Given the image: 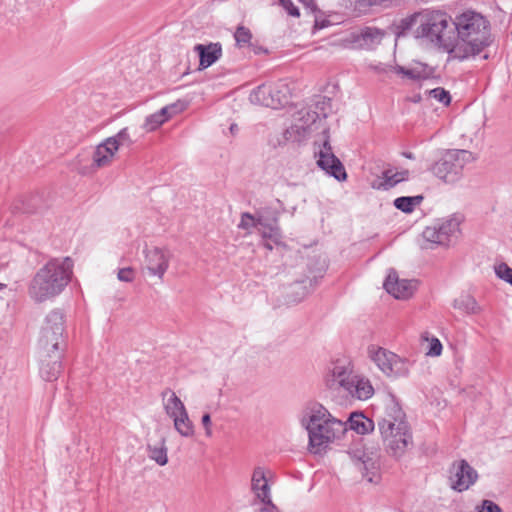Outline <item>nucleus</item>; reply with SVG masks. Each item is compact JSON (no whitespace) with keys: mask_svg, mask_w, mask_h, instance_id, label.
<instances>
[{"mask_svg":"<svg viewBox=\"0 0 512 512\" xmlns=\"http://www.w3.org/2000/svg\"><path fill=\"white\" fill-rule=\"evenodd\" d=\"M299 423L308 434V448H327L340 445L347 432V425L334 417L318 402L307 403L300 411Z\"/></svg>","mask_w":512,"mask_h":512,"instance_id":"1","label":"nucleus"},{"mask_svg":"<svg viewBox=\"0 0 512 512\" xmlns=\"http://www.w3.org/2000/svg\"><path fill=\"white\" fill-rule=\"evenodd\" d=\"M453 25L452 59L462 61L474 57L492 43L489 22L480 13L464 11L453 19Z\"/></svg>","mask_w":512,"mask_h":512,"instance_id":"2","label":"nucleus"},{"mask_svg":"<svg viewBox=\"0 0 512 512\" xmlns=\"http://www.w3.org/2000/svg\"><path fill=\"white\" fill-rule=\"evenodd\" d=\"M73 273V261L69 257L53 258L41 267L30 281V298L43 303L58 296L68 285Z\"/></svg>","mask_w":512,"mask_h":512,"instance_id":"3","label":"nucleus"},{"mask_svg":"<svg viewBox=\"0 0 512 512\" xmlns=\"http://www.w3.org/2000/svg\"><path fill=\"white\" fill-rule=\"evenodd\" d=\"M418 23L417 34L435 46L442 48L452 59L455 25L450 15L442 11L425 10L412 16Z\"/></svg>","mask_w":512,"mask_h":512,"instance_id":"4","label":"nucleus"},{"mask_svg":"<svg viewBox=\"0 0 512 512\" xmlns=\"http://www.w3.org/2000/svg\"><path fill=\"white\" fill-rule=\"evenodd\" d=\"M378 428L387 448H405L412 443L404 412L393 400L387 404L385 416L378 420Z\"/></svg>","mask_w":512,"mask_h":512,"instance_id":"5","label":"nucleus"},{"mask_svg":"<svg viewBox=\"0 0 512 512\" xmlns=\"http://www.w3.org/2000/svg\"><path fill=\"white\" fill-rule=\"evenodd\" d=\"M470 151L449 149L441 152L437 160L429 167L431 173L446 184H455L461 180L463 169L474 161Z\"/></svg>","mask_w":512,"mask_h":512,"instance_id":"6","label":"nucleus"},{"mask_svg":"<svg viewBox=\"0 0 512 512\" xmlns=\"http://www.w3.org/2000/svg\"><path fill=\"white\" fill-rule=\"evenodd\" d=\"M289 87L284 81L263 84L254 89L249 96L251 103L278 109L289 101Z\"/></svg>","mask_w":512,"mask_h":512,"instance_id":"7","label":"nucleus"},{"mask_svg":"<svg viewBox=\"0 0 512 512\" xmlns=\"http://www.w3.org/2000/svg\"><path fill=\"white\" fill-rule=\"evenodd\" d=\"M369 355L377 367L389 377H405L409 374V362L385 348L372 346L369 348Z\"/></svg>","mask_w":512,"mask_h":512,"instance_id":"8","label":"nucleus"},{"mask_svg":"<svg viewBox=\"0 0 512 512\" xmlns=\"http://www.w3.org/2000/svg\"><path fill=\"white\" fill-rule=\"evenodd\" d=\"M326 118V114L322 117L311 109H301L294 117L293 124L286 129L284 137L286 140L300 142L305 139L309 133L317 130L322 121Z\"/></svg>","mask_w":512,"mask_h":512,"instance_id":"9","label":"nucleus"},{"mask_svg":"<svg viewBox=\"0 0 512 512\" xmlns=\"http://www.w3.org/2000/svg\"><path fill=\"white\" fill-rule=\"evenodd\" d=\"M478 479L477 471L464 459L453 462L450 468V487L463 492L468 490Z\"/></svg>","mask_w":512,"mask_h":512,"instance_id":"10","label":"nucleus"},{"mask_svg":"<svg viewBox=\"0 0 512 512\" xmlns=\"http://www.w3.org/2000/svg\"><path fill=\"white\" fill-rule=\"evenodd\" d=\"M316 155L318 157L317 165L327 174L333 176L338 181H343L347 178L345 168L334 155L328 137L324 140Z\"/></svg>","mask_w":512,"mask_h":512,"instance_id":"11","label":"nucleus"},{"mask_svg":"<svg viewBox=\"0 0 512 512\" xmlns=\"http://www.w3.org/2000/svg\"><path fill=\"white\" fill-rule=\"evenodd\" d=\"M383 36L382 30L366 27L359 32L350 33L344 40V46L351 49H372L380 44Z\"/></svg>","mask_w":512,"mask_h":512,"instance_id":"12","label":"nucleus"},{"mask_svg":"<svg viewBox=\"0 0 512 512\" xmlns=\"http://www.w3.org/2000/svg\"><path fill=\"white\" fill-rule=\"evenodd\" d=\"M349 455L362 472L363 477L367 478L369 482L376 481L379 460L374 450H351Z\"/></svg>","mask_w":512,"mask_h":512,"instance_id":"13","label":"nucleus"},{"mask_svg":"<svg viewBox=\"0 0 512 512\" xmlns=\"http://www.w3.org/2000/svg\"><path fill=\"white\" fill-rule=\"evenodd\" d=\"M171 253L168 249L152 247L145 251V261L147 270L151 275L157 276L160 280L163 279L166 273Z\"/></svg>","mask_w":512,"mask_h":512,"instance_id":"14","label":"nucleus"},{"mask_svg":"<svg viewBox=\"0 0 512 512\" xmlns=\"http://www.w3.org/2000/svg\"><path fill=\"white\" fill-rule=\"evenodd\" d=\"M385 290L396 299H407L414 291L413 281L399 279L395 270L391 269L384 282Z\"/></svg>","mask_w":512,"mask_h":512,"instance_id":"15","label":"nucleus"},{"mask_svg":"<svg viewBox=\"0 0 512 512\" xmlns=\"http://www.w3.org/2000/svg\"><path fill=\"white\" fill-rule=\"evenodd\" d=\"M115 141L105 139L100 143L93 152V162L91 168L93 170L106 167L111 164L117 148L114 146Z\"/></svg>","mask_w":512,"mask_h":512,"instance_id":"16","label":"nucleus"},{"mask_svg":"<svg viewBox=\"0 0 512 512\" xmlns=\"http://www.w3.org/2000/svg\"><path fill=\"white\" fill-rule=\"evenodd\" d=\"M194 51L199 55L200 70L210 67L222 56V46L218 42L209 43L208 45L197 44L194 47Z\"/></svg>","mask_w":512,"mask_h":512,"instance_id":"17","label":"nucleus"},{"mask_svg":"<svg viewBox=\"0 0 512 512\" xmlns=\"http://www.w3.org/2000/svg\"><path fill=\"white\" fill-rule=\"evenodd\" d=\"M251 488L255 497L261 502L271 501L270 487L264 468L257 467L252 475Z\"/></svg>","mask_w":512,"mask_h":512,"instance_id":"18","label":"nucleus"},{"mask_svg":"<svg viewBox=\"0 0 512 512\" xmlns=\"http://www.w3.org/2000/svg\"><path fill=\"white\" fill-rule=\"evenodd\" d=\"M345 391L358 400H367L374 394L370 380L357 374L351 379Z\"/></svg>","mask_w":512,"mask_h":512,"instance_id":"19","label":"nucleus"},{"mask_svg":"<svg viewBox=\"0 0 512 512\" xmlns=\"http://www.w3.org/2000/svg\"><path fill=\"white\" fill-rule=\"evenodd\" d=\"M61 353H50V357L41 354L40 375L46 381H53L58 378L61 372Z\"/></svg>","mask_w":512,"mask_h":512,"instance_id":"20","label":"nucleus"},{"mask_svg":"<svg viewBox=\"0 0 512 512\" xmlns=\"http://www.w3.org/2000/svg\"><path fill=\"white\" fill-rule=\"evenodd\" d=\"M61 344H63V335L52 334V330L42 328L39 345L41 354L44 353V357H50V353H61Z\"/></svg>","mask_w":512,"mask_h":512,"instance_id":"21","label":"nucleus"},{"mask_svg":"<svg viewBox=\"0 0 512 512\" xmlns=\"http://www.w3.org/2000/svg\"><path fill=\"white\" fill-rule=\"evenodd\" d=\"M408 171L394 172L392 169L383 171L382 176L375 179L371 186L377 190H389L395 185L407 179Z\"/></svg>","mask_w":512,"mask_h":512,"instance_id":"22","label":"nucleus"},{"mask_svg":"<svg viewBox=\"0 0 512 512\" xmlns=\"http://www.w3.org/2000/svg\"><path fill=\"white\" fill-rule=\"evenodd\" d=\"M161 397L164 410L170 418L181 415V413L183 414V412L186 410L183 402L173 390L169 388L165 389L162 392Z\"/></svg>","mask_w":512,"mask_h":512,"instance_id":"23","label":"nucleus"},{"mask_svg":"<svg viewBox=\"0 0 512 512\" xmlns=\"http://www.w3.org/2000/svg\"><path fill=\"white\" fill-rule=\"evenodd\" d=\"M347 430H353L357 434L365 435L373 431L374 422L361 412H353L345 422Z\"/></svg>","mask_w":512,"mask_h":512,"instance_id":"24","label":"nucleus"},{"mask_svg":"<svg viewBox=\"0 0 512 512\" xmlns=\"http://www.w3.org/2000/svg\"><path fill=\"white\" fill-rule=\"evenodd\" d=\"M176 113V105L172 104L161 108L158 112L149 115L144 123L146 131H154Z\"/></svg>","mask_w":512,"mask_h":512,"instance_id":"25","label":"nucleus"},{"mask_svg":"<svg viewBox=\"0 0 512 512\" xmlns=\"http://www.w3.org/2000/svg\"><path fill=\"white\" fill-rule=\"evenodd\" d=\"M453 307L467 315H476L482 312V307L470 294H461L453 301Z\"/></svg>","mask_w":512,"mask_h":512,"instance_id":"26","label":"nucleus"},{"mask_svg":"<svg viewBox=\"0 0 512 512\" xmlns=\"http://www.w3.org/2000/svg\"><path fill=\"white\" fill-rule=\"evenodd\" d=\"M460 223L461 218L454 215L443 220L441 223L436 224L440 230L442 239L445 240L446 244H448L451 241V238L456 237L460 232Z\"/></svg>","mask_w":512,"mask_h":512,"instance_id":"27","label":"nucleus"},{"mask_svg":"<svg viewBox=\"0 0 512 512\" xmlns=\"http://www.w3.org/2000/svg\"><path fill=\"white\" fill-rule=\"evenodd\" d=\"M332 381L341 386L344 390L349 385L351 379L355 376L349 364L337 363L330 370Z\"/></svg>","mask_w":512,"mask_h":512,"instance_id":"28","label":"nucleus"},{"mask_svg":"<svg viewBox=\"0 0 512 512\" xmlns=\"http://www.w3.org/2000/svg\"><path fill=\"white\" fill-rule=\"evenodd\" d=\"M42 328L52 330V334L63 335L64 332V314L61 310H52L45 319Z\"/></svg>","mask_w":512,"mask_h":512,"instance_id":"29","label":"nucleus"},{"mask_svg":"<svg viewBox=\"0 0 512 512\" xmlns=\"http://www.w3.org/2000/svg\"><path fill=\"white\" fill-rule=\"evenodd\" d=\"M422 195H416L412 197H398L394 200V206L405 213H411L414 208L421 204L423 201Z\"/></svg>","mask_w":512,"mask_h":512,"instance_id":"30","label":"nucleus"},{"mask_svg":"<svg viewBox=\"0 0 512 512\" xmlns=\"http://www.w3.org/2000/svg\"><path fill=\"white\" fill-rule=\"evenodd\" d=\"M173 422L176 430L183 436H190L193 433V425L189 419L187 410L181 413V415H177L173 417Z\"/></svg>","mask_w":512,"mask_h":512,"instance_id":"31","label":"nucleus"},{"mask_svg":"<svg viewBox=\"0 0 512 512\" xmlns=\"http://www.w3.org/2000/svg\"><path fill=\"white\" fill-rule=\"evenodd\" d=\"M258 231L263 239L271 240L275 245H279L281 243L282 235L276 224L268 225L263 222V226L259 227Z\"/></svg>","mask_w":512,"mask_h":512,"instance_id":"32","label":"nucleus"},{"mask_svg":"<svg viewBox=\"0 0 512 512\" xmlns=\"http://www.w3.org/2000/svg\"><path fill=\"white\" fill-rule=\"evenodd\" d=\"M394 69L397 74H400V75L407 77L409 79H412V80H418L421 78H425L427 76V74L425 72L426 68L422 67V66L414 67V68H405L402 66H396Z\"/></svg>","mask_w":512,"mask_h":512,"instance_id":"33","label":"nucleus"},{"mask_svg":"<svg viewBox=\"0 0 512 512\" xmlns=\"http://www.w3.org/2000/svg\"><path fill=\"white\" fill-rule=\"evenodd\" d=\"M422 236L426 242L437 245H447L445 240L442 239V235L440 234V230L436 224L426 227Z\"/></svg>","mask_w":512,"mask_h":512,"instance_id":"34","label":"nucleus"},{"mask_svg":"<svg viewBox=\"0 0 512 512\" xmlns=\"http://www.w3.org/2000/svg\"><path fill=\"white\" fill-rule=\"evenodd\" d=\"M263 226V221L260 218H255L248 212H245L241 215L240 223L238 224V228L243 230H250L251 228H259Z\"/></svg>","mask_w":512,"mask_h":512,"instance_id":"35","label":"nucleus"},{"mask_svg":"<svg viewBox=\"0 0 512 512\" xmlns=\"http://www.w3.org/2000/svg\"><path fill=\"white\" fill-rule=\"evenodd\" d=\"M309 294V290L304 282H296L291 287V302H299Z\"/></svg>","mask_w":512,"mask_h":512,"instance_id":"36","label":"nucleus"},{"mask_svg":"<svg viewBox=\"0 0 512 512\" xmlns=\"http://www.w3.org/2000/svg\"><path fill=\"white\" fill-rule=\"evenodd\" d=\"M422 338L426 341H429V349L426 352V355L431 357H438L441 355L443 347L440 340L436 337L429 338L428 333L422 335Z\"/></svg>","mask_w":512,"mask_h":512,"instance_id":"37","label":"nucleus"},{"mask_svg":"<svg viewBox=\"0 0 512 512\" xmlns=\"http://www.w3.org/2000/svg\"><path fill=\"white\" fill-rule=\"evenodd\" d=\"M108 140L115 141L114 146H116L117 150L120 146L130 145L132 143L128 128L121 129L116 135L112 137H108Z\"/></svg>","mask_w":512,"mask_h":512,"instance_id":"38","label":"nucleus"},{"mask_svg":"<svg viewBox=\"0 0 512 512\" xmlns=\"http://www.w3.org/2000/svg\"><path fill=\"white\" fill-rule=\"evenodd\" d=\"M234 38L237 45L244 46L250 42L252 34L248 28L244 26H238L235 31Z\"/></svg>","mask_w":512,"mask_h":512,"instance_id":"39","label":"nucleus"},{"mask_svg":"<svg viewBox=\"0 0 512 512\" xmlns=\"http://www.w3.org/2000/svg\"><path fill=\"white\" fill-rule=\"evenodd\" d=\"M428 94L430 97L436 99L437 101L444 105H449L451 102L449 92L442 87H437L435 89L429 90Z\"/></svg>","mask_w":512,"mask_h":512,"instance_id":"40","label":"nucleus"},{"mask_svg":"<svg viewBox=\"0 0 512 512\" xmlns=\"http://www.w3.org/2000/svg\"><path fill=\"white\" fill-rule=\"evenodd\" d=\"M495 273L497 277L512 286V268H510L506 263H501L495 266Z\"/></svg>","mask_w":512,"mask_h":512,"instance_id":"41","label":"nucleus"},{"mask_svg":"<svg viewBox=\"0 0 512 512\" xmlns=\"http://www.w3.org/2000/svg\"><path fill=\"white\" fill-rule=\"evenodd\" d=\"M136 276V272L132 267L121 268L117 272V279L121 282L130 283L133 282Z\"/></svg>","mask_w":512,"mask_h":512,"instance_id":"42","label":"nucleus"},{"mask_svg":"<svg viewBox=\"0 0 512 512\" xmlns=\"http://www.w3.org/2000/svg\"><path fill=\"white\" fill-rule=\"evenodd\" d=\"M148 457L160 466H164L168 462L166 450H148Z\"/></svg>","mask_w":512,"mask_h":512,"instance_id":"43","label":"nucleus"},{"mask_svg":"<svg viewBox=\"0 0 512 512\" xmlns=\"http://www.w3.org/2000/svg\"><path fill=\"white\" fill-rule=\"evenodd\" d=\"M477 512H502V509L491 500H483Z\"/></svg>","mask_w":512,"mask_h":512,"instance_id":"44","label":"nucleus"},{"mask_svg":"<svg viewBox=\"0 0 512 512\" xmlns=\"http://www.w3.org/2000/svg\"><path fill=\"white\" fill-rule=\"evenodd\" d=\"M279 4L287 11L290 16L299 17V9L293 4L291 0H278Z\"/></svg>","mask_w":512,"mask_h":512,"instance_id":"45","label":"nucleus"},{"mask_svg":"<svg viewBox=\"0 0 512 512\" xmlns=\"http://www.w3.org/2000/svg\"><path fill=\"white\" fill-rule=\"evenodd\" d=\"M263 506L259 509V512H280L278 507L273 504L272 500L263 502Z\"/></svg>","mask_w":512,"mask_h":512,"instance_id":"46","label":"nucleus"},{"mask_svg":"<svg viewBox=\"0 0 512 512\" xmlns=\"http://www.w3.org/2000/svg\"><path fill=\"white\" fill-rule=\"evenodd\" d=\"M202 424L205 427L207 434H209L210 433L209 426L211 424V418H210L209 414H204L202 416Z\"/></svg>","mask_w":512,"mask_h":512,"instance_id":"47","label":"nucleus"},{"mask_svg":"<svg viewBox=\"0 0 512 512\" xmlns=\"http://www.w3.org/2000/svg\"><path fill=\"white\" fill-rule=\"evenodd\" d=\"M15 209H17L23 213H33L34 212L33 208H31L30 206H25V205H22L21 207L18 205H15Z\"/></svg>","mask_w":512,"mask_h":512,"instance_id":"48","label":"nucleus"},{"mask_svg":"<svg viewBox=\"0 0 512 512\" xmlns=\"http://www.w3.org/2000/svg\"><path fill=\"white\" fill-rule=\"evenodd\" d=\"M229 131H230L231 135L235 136L239 131L238 125L235 123L231 124L229 127Z\"/></svg>","mask_w":512,"mask_h":512,"instance_id":"49","label":"nucleus"},{"mask_svg":"<svg viewBox=\"0 0 512 512\" xmlns=\"http://www.w3.org/2000/svg\"><path fill=\"white\" fill-rule=\"evenodd\" d=\"M301 3H303L305 6L311 8L312 10L315 8V4L313 0H299Z\"/></svg>","mask_w":512,"mask_h":512,"instance_id":"50","label":"nucleus"},{"mask_svg":"<svg viewBox=\"0 0 512 512\" xmlns=\"http://www.w3.org/2000/svg\"><path fill=\"white\" fill-rule=\"evenodd\" d=\"M273 245H275L271 240H268V239H264V243H263V246L268 249V250H272L273 249Z\"/></svg>","mask_w":512,"mask_h":512,"instance_id":"51","label":"nucleus"},{"mask_svg":"<svg viewBox=\"0 0 512 512\" xmlns=\"http://www.w3.org/2000/svg\"><path fill=\"white\" fill-rule=\"evenodd\" d=\"M404 155H405L407 158H409V159H412V158H413V156H412V154H411V153H405Z\"/></svg>","mask_w":512,"mask_h":512,"instance_id":"52","label":"nucleus"},{"mask_svg":"<svg viewBox=\"0 0 512 512\" xmlns=\"http://www.w3.org/2000/svg\"><path fill=\"white\" fill-rule=\"evenodd\" d=\"M314 452H315V454L322 455V453H321V452H322V450H320V449L314 450Z\"/></svg>","mask_w":512,"mask_h":512,"instance_id":"53","label":"nucleus"},{"mask_svg":"<svg viewBox=\"0 0 512 512\" xmlns=\"http://www.w3.org/2000/svg\"><path fill=\"white\" fill-rule=\"evenodd\" d=\"M2 286H4V285L0 283V288H1Z\"/></svg>","mask_w":512,"mask_h":512,"instance_id":"54","label":"nucleus"}]
</instances>
